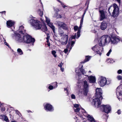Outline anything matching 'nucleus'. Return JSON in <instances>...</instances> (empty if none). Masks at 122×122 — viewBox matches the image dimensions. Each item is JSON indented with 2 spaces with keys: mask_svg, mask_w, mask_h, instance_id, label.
<instances>
[{
  "mask_svg": "<svg viewBox=\"0 0 122 122\" xmlns=\"http://www.w3.org/2000/svg\"><path fill=\"white\" fill-rule=\"evenodd\" d=\"M15 36L14 39L18 42H24L28 44L29 46H32L35 41L34 38L28 35L23 36L17 33H15Z\"/></svg>",
  "mask_w": 122,
  "mask_h": 122,
  "instance_id": "obj_1",
  "label": "nucleus"
},
{
  "mask_svg": "<svg viewBox=\"0 0 122 122\" xmlns=\"http://www.w3.org/2000/svg\"><path fill=\"white\" fill-rule=\"evenodd\" d=\"M108 11L109 13L111 14L112 12V16L114 18L115 17H117L119 12V9L117 5L115 4H113L112 6H110L108 8Z\"/></svg>",
  "mask_w": 122,
  "mask_h": 122,
  "instance_id": "obj_2",
  "label": "nucleus"
},
{
  "mask_svg": "<svg viewBox=\"0 0 122 122\" xmlns=\"http://www.w3.org/2000/svg\"><path fill=\"white\" fill-rule=\"evenodd\" d=\"M110 36L108 35L102 36L99 40V45L102 46L108 44L110 42Z\"/></svg>",
  "mask_w": 122,
  "mask_h": 122,
  "instance_id": "obj_3",
  "label": "nucleus"
},
{
  "mask_svg": "<svg viewBox=\"0 0 122 122\" xmlns=\"http://www.w3.org/2000/svg\"><path fill=\"white\" fill-rule=\"evenodd\" d=\"M111 82L110 80H107L106 78L102 76H100L99 78L98 83L101 86L109 84Z\"/></svg>",
  "mask_w": 122,
  "mask_h": 122,
  "instance_id": "obj_4",
  "label": "nucleus"
},
{
  "mask_svg": "<svg viewBox=\"0 0 122 122\" xmlns=\"http://www.w3.org/2000/svg\"><path fill=\"white\" fill-rule=\"evenodd\" d=\"M30 22L32 26L36 30L40 29L41 28V24L39 21L33 19H31L30 21Z\"/></svg>",
  "mask_w": 122,
  "mask_h": 122,
  "instance_id": "obj_5",
  "label": "nucleus"
},
{
  "mask_svg": "<svg viewBox=\"0 0 122 122\" xmlns=\"http://www.w3.org/2000/svg\"><path fill=\"white\" fill-rule=\"evenodd\" d=\"M116 94L117 98L120 101L122 100V84L117 88Z\"/></svg>",
  "mask_w": 122,
  "mask_h": 122,
  "instance_id": "obj_6",
  "label": "nucleus"
},
{
  "mask_svg": "<svg viewBox=\"0 0 122 122\" xmlns=\"http://www.w3.org/2000/svg\"><path fill=\"white\" fill-rule=\"evenodd\" d=\"M82 111H81V113H80L78 115L79 116L83 118V115H84L85 117H87L88 120L90 121L94 119L92 116L87 114L85 110L82 108Z\"/></svg>",
  "mask_w": 122,
  "mask_h": 122,
  "instance_id": "obj_7",
  "label": "nucleus"
},
{
  "mask_svg": "<svg viewBox=\"0 0 122 122\" xmlns=\"http://www.w3.org/2000/svg\"><path fill=\"white\" fill-rule=\"evenodd\" d=\"M100 109L101 110L107 114L110 113L111 111V108L109 105H101L100 107Z\"/></svg>",
  "mask_w": 122,
  "mask_h": 122,
  "instance_id": "obj_8",
  "label": "nucleus"
},
{
  "mask_svg": "<svg viewBox=\"0 0 122 122\" xmlns=\"http://www.w3.org/2000/svg\"><path fill=\"white\" fill-rule=\"evenodd\" d=\"M103 48L102 46H100L98 45H96L93 46L92 48V49L94 52H97V54L101 55L102 54Z\"/></svg>",
  "mask_w": 122,
  "mask_h": 122,
  "instance_id": "obj_9",
  "label": "nucleus"
},
{
  "mask_svg": "<svg viewBox=\"0 0 122 122\" xmlns=\"http://www.w3.org/2000/svg\"><path fill=\"white\" fill-rule=\"evenodd\" d=\"M102 99L100 98L99 97H96V98L93 99L92 103L93 104L95 107H100L101 104V101Z\"/></svg>",
  "mask_w": 122,
  "mask_h": 122,
  "instance_id": "obj_10",
  "label": "nucleus"
},
{
  "mask_svg": "<svg viewBox=\"0 0 122 122\" xmlns=\"http://www.w3.org/2000/svg\"><path fill=\"white\" fill-rule=\"evenodd\" d=\"M56 24L58 25V28H61L63 30H68V28L67 25L65 23L60 21H56Z\"/></svg>",
  "mask_w": 122,
  "mask_h": 122,
  "instance_id": "obj_11",
  "label": "nucleus"
},
{
  "mask_svg": "<svg viewBox=\"0 0 122 122\" xmlns=\"http://www.w3.org/2000/svg\"><path fill=\"white\" fill-rule=\"evenodd\" d=\"M89 85L87 82L86 80L83 82V93L85 96L87 95L88 92Z\"/></svg>",
  "mask_w": 122,
  "mask_h": 122,
  "instance_id": "obj_12",
  "label": "nucleus"
},
{
  "mask_svg": "<svg viewBox=\"0 0 122 122\" xmlns=\"http://www.w3.org/2000/svg\"><path fill=\"white\" fill-rule=\"evenodd\" d=\"M26 30L24 29V27L23 25H21L20 26L19 29L18 30L17 32H14V35L12 36V37L14 38V37L15 36V33H17L18 34H24Z\"/></svg>",
  "mask_w": 122,
  "mask_h": 122,
  "instance_id": "obj_13",
  "label": "nucleus"
},
{
  "mask_svg": "<svg viewBox=\"0 0 122 122\" xmlns=\"http://www.w3.org/2000/svg\"><path fill=\"white\" fill-rule=\"evenodd\" d=\"M110 42L112 44H117L120 41L119 38L117 36H111V37H110Z\"/></svg>",
  "mask_w": 122,
  "mask_h": 122,
  "instance_id": "obj_14",
  "label": "nucleus"
},
{
  "mask_svg": "<svg viewBox=\"0 0 122 122\" xmlns=\"http://www.w3.org/2000/svg\"><path fill=\"white\" fill-rule=\"evenodd\" d=\"M95 96L96 97H99L101 99H102V90L100 88H97L96 90Z\"/></svg>",
  "mask_w": 122,
  "mask_h": 122,
  "instance_id": "obj_15",
  "label": "nucleus"
},
{
  "mask_svg": "<svg viewBox=\"0 0 122 122\" xmlns=\"http://www.w3.org/2000/svg\"><path fill=\"white\" fill-rule=\"evenodd\" d=\"M15 24V22L12 20H9L7 21L6 25L7 26L8 28H10L11 27V29L12 31H14V29L15 27L14 26Z\"/></svg>",
  "mask_w": 122,
  "mask_h": 122,
  "instance_id": "obj_16",
  "label": "nucleus"
},
{
  "mask_svg": "<svg viewBox=\"0 0 122 122\" xmlns=\"http://www.w3.org/2000/svg\"><path fill=\"white\" fill-rule=\"evenodd\" d=\"M44 109L47 112L52 111L54 109L52 105L49 104H46L44 106Z\"/></svg>",
  "mask_w": 122,
  "mask_h": 122,
  "instance_id": "obj_17",
  "label": "nucleus"
},
{
  "mask_svg": "<svg viewBox=\"0 0 122 122\" xmlns=\"http://www.w3.org/2000/svg\"><path fill=\"white\" fill-rule=\"evenodd\" d=\"M68 37L67 35H64L62 36L61 44L63 45L66 44L68 41Z\"/></svg>",
  "mask_w": 122,
  "mask_h": 122,
  "instance_id": "obj_18",
  "label": "nucleus"
},
{
  "mask_svg": "<svg viewBox=\"0 0 122 122\" xmlns=\"http://www.w3.org/2000/svg\"><path fill=\"white\" fill-rule=\"evenodd\" d=\"M76 34L74 35V36H72L71 37H70L69 38V39L68 42V45H67L66 46L67 48L65 49L64 50V52L66 53L68 51V48H69V47L70 46V43L71 42V41H70L72 39H75L76 37Z\"/></svg>",
  "mask_w": 122,
  "mask_h": 122,
  "instance_id": "obj_19",
  "label": "nucleus"
},
{
  "mask_svg": "<svg viewBox=\"0 0 122 122\" xmlns=\"http://www.w3.org/2000/svg\"><path fill=\"white\" fill-rule=\"evenodd\" d=\"M86 76L88 77V80L89 82L90 83H94L96 82V78L95 76H88L87 75Z\"/></svg>",
  "mask_w": 122,
  "mask_h": 122,
  "instance_id": "obj_20",
  "label": "nucleus"
},
{
  "mask_svg": "<svg viewBox=\"0 0 122 122\" xmlns=\"http://www.w3.org/2000/svg\"><path fill=\"white\" fill-rule=\"evenodd\" d=\"M83 22H80V24L79 26V27H78V31L77 33V34H76V33L75 34V35L76 34V38H77V39H78L79 38L80 36V33L81 32V29L82 26L83 24Z\"/></svg>",
  "mask_w": 122,
  "mask_h": 122,
  "instance_id": "obj_21",
  "label": "nucleus"
},
{
  "mask_svg": "<svg viewBox=\"0 0 122 122\" xmlns=\"http://www.w3.org/2000/svg\"><path fill=\"white\" fill-rule=\"evenodd\" d=\"M51 85H50L48 87V89L50 90H52L54 88H55L57 86V83L56 82L52 83H51Z\"/></svg>",
  "mask_w": 122,
  "mask_h": 122,
  "instance_id": "obj_22",
  "label": "nucleus"
},
{
  "mask_svg": "<svg viewBox=\"0 0 122 122\" xmlns=\"http://www.w3.org/2000/svg\"><path fill=\"white\" fill-rule=\"evenodd\" d=\"M99 12L100 14V20H102L106 18L104 11L103 10H99Z\"/></svg>",
  "mask_w": 122,
  "mask_h": 122,
  "instance_id": "obj_23",
  "label": "nucleus"
},
{
  "mask_svg": "<svg viewBox=\"0 0 122 122\" xmlns=\"http://www.w3.org/2000/svg\"><path fill=\"white\" fill-rule=\"evenodd\" d=\"M40 29H41L42 31L46 34V32L48 30V29L46 25H41V28Z\"/></svg>",
  "mask_w": 122,
  "mask_h": 122,
  "instance_id": "obj_24",
  "label": "nucleus"
},
{
  "mask_svg": "<svg viewBox=\"0 0 122 122\" xmlns=\"http://www.w3.org/2000/svg\"><path fill=\"white\" fill-rule=\"evenodd\" d=\"M100 27L102 30H104L107 28V24L105 22H103L101 23Z\"/></svg>",
  "mask_w": 122,
  "mask_h": 122,
  "instance_id": "obj_25",
  "label": "nucleus"
},
{
  "mask_svg": "<svg viewBox=\"0 0 122 122\" xmlns=\"http://www.w3.org/2000/svg\"><path fill=\"white\" fill-rule=\"evenodd\" d=\"M91 59V57L89 56H85V59L83 61L81 62V63H84L85 62L88 61H89V60Z\"/></svg>",
  "mask_w": 122,
  "mask_h": 122,
  "instance_id": "obj_26",
  "label": "nucleus"
},
{
  "mask_svg": "<svg viewBox=\"0 0 122 122\" xmlns=\"http://www.w3.org/2000/svg\"><path fill=\"white\" fill-rule=\"evenodd\" d=\"M47 24L52 29L54 33H55V27L53 25V23L51 22Z\"/></svg>",
  "mask_w": 122,
  "mask_h": 122,
  "instance_id": "obj_27",
  "label": "nucleus"
},
{
  "mask_svg": "<svg viewBox=\"0 0 122 122\" xmlns=\"http://www.w3.org/2000/svg\"><path fill=\"white\" fill-rule=\"evenodd\" d=\"M0 117L6 122H9V120L7 116L5 115H1Z\"/></svg>",
  "mask_w": 122,
  "mask_h": 122,
  "instance_id": "obj_28",
  "label": "nucleus"
},
{
  "mask_svg": "<svg viewBox=\"0 0 122 122\" xmlns=\"http://www.w3.org/2000/svg\"><path fill=\"white\" fill-rule=\"evenodd\" d=\"M58 32L59 33V34L61 36H63L64 35V32L60 28H58Z\"/></svg>",
  "mask_w": 122,
  "mask_h": 122,
  "instance_id": "obj_29",
  "label": "nucleus"
},
{
  "mask_svg": "<svg viewBox=\"0 0 122 122\" xmlns=\"http://www.w3.org/2000/svg\"><path fill=\"white\" fill-rule=\"evenodd\" d=\"M80 71L81 72V73L82 74L84 75H85V76H86L84 74L86 73V71H85L84 69H83V66L82 65L80 69Z\"/></svg>",
  "mask_w": 122,
  "mask_h": 122,
  "instance_id": "obj_30",
  "label": "nucleus"
},
{
  "mask_svg": "<svg viewBox=\"0 0 122 122\" xmlns=\"http://www.w3.org/2000/svg\"><path fill=\"white\" fill-rule=\"evenodd\" d=\"M107 62L109 63H113L114 62V61L112 59H108L106 60Z\"/></svg>",
  "mask_w": 122,
  "mask_h": 122,
  "instance_id": "obj_31",
  "label": "nucleus"
},
{
  "mask_svg": "<svg viewBox=\"0 0 122 122\" xmlns=\"http://www.w3.org/2000/svg\"><path fill=\"white\" fill-rule=\"evenodd\" d=\"M17 52L20 55H22L23 54V52L22 50L20 48H18L17 49Z\"/></svg>",
  "mask_w": 122,
  "mask_h": 122,
  "instance_id": "obj_32",
  "label": "nucleus"
},
{
  "mask_svg": "<svg viewBox=\"0 0 122 122\" xmlns=\"http://www.w3.org/2000/svg\"><path fill=\"white\" fill-rule=\"evenodd\" d=\"M76 38H75V39ZM71 39V40H70V41H71V40L72 39ZM75 39V38L74 39ZM71 42L70 43V44L71 45V46H70V50H71V48H72V47L73 46V45H74V44L75 43V41H71Z\"/></svg>",
  "mask_w": 122,
  "mask_h": 122,
  "instance_id": "obj_33",
  "label": "nucleus"
},
{
  "mask_svg": "<svg viewBox=\"0 0 122 122\" xmlns=\"http://www.w3.org/2000/svg\"><path fill=\"white\" fill-rule=\"evenodd\" d=\"M46 21L47 24L51 23L50 19L48 17L45 16Z\"/></svg>",
  "mask_w": 122,
  "mask_h": 122,
  "instance_id": "obj_34",
  "label": "nucleus"
},
{
  "mask_svg": "<svg viewBox=\"0 0 122 122\" xmlns=\"http://www.w3.org/2000/svg\"><path fill=\"white\" fill-rule=\"evenodd\" d=\"M38 13L41 16H42L43 14V10H39Z\"/></svg>",
  "mask_w": 122,
  "mask_h": 122,
  "instance_id": "obj_35",
  "label": "nucleus"
},
{
  "mask_svg": "<svg viewBox=\"0 0 122 122\" xmlns=\"http://www.w3.org/2000/svg\"><path fill=\"white\" fill-rule=\"evenodd\" d=\"M108 117V115L107 114H105L103 115L102 117L104 119L106 120L107 119Z\"/></svg>",
  "mask_w": 122,
  "mask_h": 122,
  "instance_id": "obj_36",
  "label": "nucleus"
},
{
  "mask_svg": "<svg viewBox=\"0 0 122 122\" xmlns=\"http://www.w3.org/2000/svg\"><path fill=\"white\" fill-rule=\"evenodd\" d=\"M74 108H77L79 107H80V106L78 104H75L74 105Z\"/></svg>",
  "mask_w": 122,
  "mask_h": 122,
  "instance_id": "obj_37",
  "label": "nucleus"
},
{
  "mask_svg": "<svg viewBox=\"0 0 122 122\" xmlns=\"http://www.w3.org/2000/svg\"><path fill=\"white\" fill-rule=\"evenodd\" d=\"M80 107H78L77 108H74V109L75 111L76 112H78L80 110Z\"/></svg>",
  "mask_w": 122,
  "mask_h": 122,
  "instance_id": "obj_38",
  "label": "nucleus"
},
{
  "mask_svg": "<svg viewBox=\"0 0 122 122\" xmlns=\"http://www.w3.org/2000/svg\"><path fill=\"white\" fill-rule=\"evenodd\" d=\"M56 52L55 51H52V54L55 57H56Z\"/></svg>",
  "mask_w": 122,
  "mask_h": 122,
  "instance_id": "obj_39",
  "label": "nucleus"
},
{
  "mask_svg": "<svg viewBox=\"0 0 122 122\" xmlns=\"http://www.w3.org/2000/svg\"><path fill=\"white\" fill-rule=\"evenodd\" d=\"M74 29L76 32L78 30V27L77 26H75L74 27Z\"/></svg>",
  "mask_w": 122,
  "mask_h": 122,
  "instance_id": "obj_40",
  "label": "nucleus"
},
{
  "mask_svg": "<svg viewBox=\"0 0 122 122\" xmlns=\"http://www.w3.org/2000/svg\"><path fill=\"white\" fill-rule=\"evenodd\" d=\"M95 29H94V32H97V31L98 30V29L99 28V27H98L97 26H94Z\"/></svg>",
  "mask_w": 122,
  "mask_h": 122,
  "instance_id": "obj_41",
  "label": "nucleus"
},
{
  "mask_svg": "<svg viewBox=\"0 0 122 122\" xmlns=\"http://www.w3.org/2000/svg\"><path fill=\"white\" fill-rule=\"evenodd\" d=\"M86 13V11H85L84 13L83 14L82 16V18L81 20V21L83 22V18L84 16V15Z\"/></svg>",
  "mask_w": 122,
  "mask_h": 122,
  "instance_id": "obj_42",
  "label": "nucleus"
},
{
  "mask_svg": "<svg viewBox=\"0 0 122 122\" xmlns=\"http://www.w3.org/2000/svg\"><path fill=\"white\" fill-rule=\"evenodd\" d=\"M54 10L55 13H58V12L59 11V9L56 8H54Z\"/></svg>",
  "mask_w": 122,
  "mask_h": 122,
  "instance_id": "obj_43",
  "label": "nucleus"
},
{
  "mask_svg": "<svg viewBox=\"0 0 122 122\" xmlns=\"http://www.w3.org/2000/svg\"><path fill=\"white\" fill-rule=\"evenodd\" d=\"M112 50L111 49H110L109 50V51H108V52H107V53L106 55L107 56H109L110 55V54L112 52Z\"/></svg>",
  "mask_w": 122,
  "mask_h": 122,
  "instance_id": "obj_44",
  "label": "nucleus"
},
{
  "mask_svg": "<svg viewBox=\"0 0 122 122\" xmlns=\"http://www.w3.org/2000/svg\"><path fill=\"white\" fill-rule=\"evenodd\" d=\"M46 35L47 36V37L46 38V39L47 40V42H48V40L49 38L50 37V36L49 34L48 33H46Z\"/></svg>",
  "mask_w": 122,
  "mask_h": 122,
  "instance_id": "obj_45",
  "label": "nucleus"
},
{
  "mask_svg": "<svg viewBox=\"0 0 122 122\" xmlns=\"http://www.w3.org/2000/svg\"><path fill=\"white\" fill-rule=\"evenodd\" d=\"M3 39L4 40V41H5L4 42V44L5 45H6V46H7L8 47H9V45L8 44V43H7L6 42V41H5V40L4 38H3Z\"/></svg>",
  "mask_w": 122,
  "mask_h": 122,
  "instance_id": "obj_46",
  "label": "nucleus"
},
{
  "mask_svg": "<svg viewBox=\"0 0 122 122\" xmlns=\"http://www.w3.org/2000/svg\"><path fill=\"white\" fill-rule=\"evenodd\" d=\"M63 64V63L62 62H61L58 65V66L60 67V68L62 67V66Z\"/></svg>",
  "mask_w": 122,
  "mask_h": 122,
  "instance_id": "obj_47",
  "label": "nucleus"
},
{
  "mask_svg": "<svg viewBox=\"0 0 122 122\" xmlns=\"http://www.w3.org/2000/svg\"><path fill=\"white\" fill-rule=\"evenodd\" d=\"M55 13L54 15V17H57L58 15V13Z\"/></svg>",
  "mask_w": 122,
  "mask_h": 122,
  "instance_id": "obj_48",
  "label": "nucleus"
},
{
  "mask_svg": "<svg viewBox=\"0 0 122 122\" xmlns=\"http://www.w3.org/2000/svg\"><path fill=\"white\" fill-rule=\"evenodd\" d=\"M122 72V71L121 70H118L117 71V73L118 74H120Z\"/></svg>",
  "mask_w": 122,
  "mask_h": 122,
  "instance_id": "obj_49",
  "label": "nucleus"
},
{
  "mask_svg": "<svg viewBox=\"0 0 122 122\" xmlns=\"http://www.w3.org/2000/svg\"><path fill=\"white\" fill-rule=\"evenodd\" d=\"M71 97L72 99H75L76 97L75 96L74 94H72L71 96Z\"/></svg>",
  "mask_w": 122,
  "mask_h": 122,
  "instance_id": "obj_50",
  "label": "nucleus"
},
{
  "mask_svg": "<svg viewBox=\"0 0 122 122\" xmlns=\"http://www.w3.org/2000/svg\"><path fill=\"white\" fill-rule=\"evenodd\" d=\"M117 113L119 115L121 114V112L120 110H118L117 111Z\"/></svg>",
  "mask_w": 122,
  "mask_h": 122,
  "instance_id": "obj_51",
  "label": "nucleus"
},
{
  "mask_svg": "<svg viewBox=\"0 0 122 122\" xmlns=\"http://www.w3.org/2000/svg\"><path fill=\"white\" fill-rule=\"evenodd\" d=\"M1 110L2 111H4L5 110V108L4 107H2L1 108Z\"/></svg>",
  "mask_w": 122,
  "mask_h": 122,
  "instance_id": "obj_52",
  "label": "nucleus"
},
{
  "mask_svg": "<svg viewBox=\"0 0 122 122\" xmlns=\"http://www.w3.org/2000/svg\"><path fill=\"white\" fill-rule=\"evenodd\" d=\"M61 68V71L62 72H63L64 70V68H62V67H61L60 68Z\"/></svg>",
  "mask_w": 122,
  "mask_h": 122,
  "instance_id": "obj_53",
  "label": "nucleus"
},
{
  "mask_svg": "<svg viewBox=\"0 0 122 122\" xmlns=\"http://www.w3.org/2000/svg\"><path fill=\"white\" fill-rule=\"evenodd\" d=\"M57 18H61V15H59L58 17H57Z\"/></svg>",
  "mask_w": 122,
  "mask_h": 122,
  "instance_id": "obj_54",
  "label": "nucleus"
},
{
  "mask_svg": "<svg viewBox=\"0 0 122 122\" xmlns=\"http://www.w3.org/2000/svg\"><path fill=\"white\" fill-rule=\"evenodd\" d=\"M90 122H97L96 121L95 119L94 120H93L92 121H90Z\"/></svg>",
  "mask_w": 122,
  "mask_h": 122,
  "instance_id": "obj_55",
  "label": "nucleus"
},
{
  "mask_svg": "<svg viewBox=\"0 0 122 122\" xmlns=\"http://www.w3.org/2000/svg\"><path fill=\"white\" fill-rule=\"evenodd\" d=\"M19 112V111H18V110H17V111H16V113L18 114V115H19V114H18V113Z\"/></svg>",
  "mask_w": 122,
  "mask_h": 122,
  "instance_id": "obj_56",
  "label": "nucleus"
},
{
  "mask_svg": "<svg viewBox=\"0 0 122 122\" xmlns=\"http://www.w3.org/2000/svg\"><path fill=\"white\" fill-rule=\"evenodd\" d=\"M48 42H48H47L48 43L47 45H48V46H50V43H49Z\"/></svg>",
  "mask_w": 122,
  "mask_h": 122,
  "instance_id": "obj_57",
  "label": "nucleus"
},
{
  "mask_svg": "<svg viewBox=\"0 0 122 122\" xmlns=\"http://www.w3.org/2000/svg\"><path fill=\"white\" fill-rule=\"evenodd\" d=\"M117 2L119 3H120V2L121 0H117Z\"/></svg>",
  "mask_w": 122,
  "mask_h": 122,
  "instance_id": "obj_58",
  "label": "nucleus"
},
{
  "mask_svg": "<svg viewBox=\"0 0 122 122\" xmlns=\"http://www.w3.org/2000/svg\"><path fill=\"white\" fill-rule=\"evenodd\" d=\"M1 13H4L5 15V11L1 12Z\"/></svg>",
  "mask_w": 122,
  "mask_h": 122,
  "instance_id": "obj_59",
  "label": "nucleus"
},
{
  "mask_svg": "<svg viewBox=\"0 0 122 122\" xmlns=\"http://www.w3.org/2000/svg\"><path fill=\"white\" fill-rule=\"evenodd\" d=\"M78 77H79V79H80L81 78V76H79V75H78Z\"/></svg>",
  "mask_w": 122,
  "mask_h": 122,
  "instance_id": "obj_60",
  "label": "nucleus"
},
{
  "mask_svg": "<svg viewBox=\"0 0 122 122\" xmlns=\"http://www.w3.org/2000/svg\"><path fill=\"white\" fill-rule=\"evenodd\" d=\"M11 122H17L16 121H12Z\"/></svg>",
  "mask_w": 122,
  "mask_h": 122,
  "instance_id": "obj_61",
  "label": "nucleus"
},
{
  "mask_svg": "<svg viewBox=\"0 0 122 122\" xmlns=\"http://www.w3.org/2000/svg\"><path fill=\"white\" fill-rule=\"evenodd\" d=\"M64 90L65 91V90H66L67 91V89L66 88H64Z\"/></svg>",
  "mask_w": 122,
  "mask_h": 122,
  "instance_id": "obj_62",
  "label": "nucleus"
},
{
  "mask_svg": "<svg viewBox=\"0 0 122 122\" xmlns=\"http://www.w3.org/2000/svg\"><path fill=\"white\" fill-rule=\"evenodd\" d=\"M91 71H89V73H91Z\"/></svg>",
  "mask_w": 122,
  "mask_h": 122,
  "instance_id": "obj_63",
  "label": "nucleus"
},
{
  "mask_svg": "<svg viewBox=\"0 0 122 122\" xmlns=\"http://www.w3.org/2000/svg\"><path fill=\"white\" fill-rule=\"evenodd\" d=\"M27 112H31L30 111V110H28V111H27Z\"/></svg>",
  "mask_w": 122,
  "mask_h": 122,
  "instance_id": "obj_64",
  "label": "nucleus"
}]
</instances>
